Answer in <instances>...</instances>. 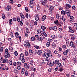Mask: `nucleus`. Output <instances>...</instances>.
Listing matches in <instances>:
<instances>
[{
  "label": "nucleus",
  "instance_id": "1",
  "mask_svg": "<svg viewBox=\"0 0 77 77\" xmlns=\"http://www.w3.org/2000/svg\"><path fill=\"white\" fill-rule=\"evenodd\" d=\"M5 52L6 54H7V55H5V58H8V57H10V56H11V54L8 53V49L6 48L5 50Z\"/></svg>",
  "mask_w": 77,
  "mask_h": 77
},
{
  "label": "nucleus",
  "instance_id": "2",
  "mask_svg": "<svg viewBox=\"0 0 77 77\" xmlns=\"http://www.w3.org/2000/svg\"><path fill=\"white\" fill-rule=\"evenodd\" d=\"M44 55L45 56H46V57H47V58H48V57H50L52 56V54L51 53L48 54H47V53H45Z\"/></svg>",
  "mask_w": 77,
  "mask_h": 77
},
{
  "label": "nucleus",
  "instance_id": "3",
  "mask_svg": "<svg viewBox=\"0 0 77 77\" xmlns=\"http://www.w3.org/2000/svg\"><path fill=\"white\" fill-rule=\"evenodd\" d=\"M70 50L69 49H68L67 50H65V51H64L63 52V54L65 56H66V55H67V54L69 52V51Z\"/></svg>",
  "mask_w": 77,
  "mask_h": 77
},
{
  "label": "nucleus",
  "instance_id": "4",
  "mask_svg": "<svg viewBox=\"0 0 77 77\" xmlns=\"http://www.w3.org/2000/svg\"><path fill=\"white\" fill-rule=\"evenodd\" d=\"M70 45L71 47H72V48H75V45L73 43L72 41H71L70 43Z\"/></svg>",
  "mask_w": 77,
  "mask_h": 77
},
{
  "label": "nucleus",
  "instance_id": "5",
  "mask_svg": "<svg viewBox=\"0 0 77 77\" xmlns=\"http://www.w3.org/2000/svg\"><path fill=\"white\" fill-rule=\"evenodd\" d=\"M24 67L26 69H29V68H30V66H27V63H25L24 65Z\"/></svg>",
  "mask_w": 77,
  "mask_h": 77
},
{
  "label": "nucleus",
  "instance_id": "6",
  "mask_svg": "<svg viewBox=\"0 0 77 77\" xmlns=\"http://www.w3.org/2000/svg\"><path fill=\"white\" fill-rule=\"evenodd\" d=\"M51 29L55 30V31H57V26L52 27H51Z\"/></svg>",
  "mask_w": 77,
  "mask_h": 77
},
{
  "label": "nucleus",
  "instance_id": "7",
  "mask_svg": "<svg viewBox=\"0 0 77 77\" xmlns=\"http://www.w3.org/2000/svg\"><path fill=\"white\" fill-rule=\"evenodd\" d=\"M23 58H24V54H23L21 53L20 54V59Z\"/></svg>",
  "mask_w": 77,
  "mask_h": 77
},
{
  "label": "nucleus",
  "instance_id": "8",
  "mask_svg": "<svg viewBox=\"0 0 77 77\" xmlns=\"http://www.w3.org/2000/svg\"><path fill=\"white\" fill-rule=\"evenodd\" d=\"M29 53L30 54V55H33V53L32 51L31 50H29Z\"/></svg>",
  "mask_w": 77,
  "mask_h": 77
},
{
  "label": "nucleus",
  "instance_id": "9",
  "mask_svg": "<svg viewBox=\"0 0 77 77\" xmlns=\"http://www.w3.org/2000/svg\"><path fill=\"white\" fill-rule=\"evenodd\" d=\"M37 53L38 55H40L41 54H42V51H41V50H39L38 51Z\"/></svg>",
  "mask_w": 77,
  "mask_h": 77
},
{
  "label": "nucleus",
  "instance_id": "10",
  "mask_svg": "<svg viewBox=\"0 0 77 77\" xmlns=\"http://www.w3.org/2000/svg\"><path fill=\"white\" fill-rule=\"evenodd\" d=\"M58 63H59V61L57 60H55V63H54V65H56V64Z\"/></svg>",
  "mask_w": 77,
  "mask_h": 77
},
{
  "label": "nucleus",
  "instance_id": "11",
  "mask_svg": "<svg viewBox=\"0 0 77 77\" xmlns=\"http://www.w3.org/2000/svg\"><path fill=\"white\" fill-rule=\"evenodd\" d=\"M20 60L22 61V62L24 63L25 62H26V60L24 59V58H22L21 59H20Z\"/></svg>",
  "mask_w": 77,
  "mask_h": 77
},
{
  "label": "nucleus",
  "instance_id": "12",
  "mask_svg": "<svg viewBox=\"0 0 77 77\" xmlns=\"http://www.w3.org/2000/svg\"><path fill=\"white\" fill-rule=\"evenodd\" d=\"M2 62L4 63H7V62H8V60L7 58L4 59Z\"/></svg>",
  "mask_w": 77,
  "mask_h": 77
},
{
  "label": "nucleus",
  "instance_id": "13",
  "mask_svg": "<svg viewBox=\"0 0 77 77\" xmlns=\"http://www.w3.org/2000/svg\"><path fill=\"white\" fill-rule=\"evenodd\" d=\"M25 56H28L29 54V53H28V52L27 51H25Z\"/></svg>",
  "mask_w": 77,
  "mask_h": 77
},
{
  "label": "nucleus",
  "instance_id": "14",
  "mask_svg": "<svg viewBox=\"0 0 77 77\" xmlns=\"http://www.w3.org/2000/svg\"><path fill=\"white\" fill-rule=\"evenodd\" d=\"M41 4L43 6H45V5H46V3L45 2H44V1H43L42 2Z\"/></svg>",
  "mask_w": 77,
  "mask_h": 77
},
{
  "label": "nucleus",
  "instance_id": "15",
  "mask_svg": "<svg viewBox=\"0 0 77 77\" xmlns=\"http://www.w3.org/2000/svg\"><path fill=\"white\" fill-rule=\"evenodd\" d=\"M50 43L49 42H48L46 44V46L47 47H50Z\"/></svg>",
  "mask_w": 77,
  "mask_h": 77
},
{
  "label": "nucleus",
  "instance_id": "16",
  "mask_svg": "<svg viewBox=\"0 0 77 77\" xmlns=\"http://www.w3.org/2000/svg\"><path fill=\"white\" fill-rule=\"evenodd\" d=\"M12 19H10L9 20V23L10 25H12Z\"/></svg>",
  "mask_w": 77,
  "mask_h": 77
},
{
  "label": "nucleus",
  "instance_id": "17",
  "mask_svg": "<svg viewBox=\"0 0 77 77\" xmlns=\"http://www.w3.org/2000/svg\"><path fill=\"white\" fill-rule=\"evenodd\" d=\"M45 19H46V15H44L42 18V21H44Z\"/></svg>",
  "mask_w": 77,
  "mask_h": 77
},
{
  "label": "nucleus",
  "instance_id": "18",
  "mask_svg": "<svg viewBox=\"0 0 77 77\" xmlns=\"http://www.w3.org/2000/svg\"><path fill=\"white\" fill-rule=\"evenodd\" d=\"M52 47L53 48H55V47H56V44H55V43H52Z\"/></svg>",
  "mask_w": 77,
  "mask_h": 77
},
{
  "label": "nucleus",
  "instance_id": "19",
  "mask_svg": "<svg viewBox=\"0 0 77 77\" xmlns=\"http://www.w3.org/2000/svg\"><path fill=\"white\" fill-rule=\"evenodd\" d=\"M54 9V7L53 6H51V7H50L49 8V10L50 11H52Z\"/></svg>",
  "mask_w": 77,
  "mask_h": 77
},
{
  "label": "nucleus",
  "instance_id": "20",
  "mask_svg": "<svg viewBox=\"0 0 77 77\" xmlns=\"http://www.w3.org/2000/svg\"><path fill=\"white\" fill-rule=\"evenodd\" d=\"M73 63L75 64H76V63H77V60H76V59L75 58H74L73 59Z\"/></svg>",
  "mask_w": 77,
  "mask_h": 77
},
{
  "label": "nucleus",
  "instance_id": "21",
  "mask_svg": "<svg viewBox=\"0 0 77 77\" xmlns=\"http://www.w3.org/2000/svg\"><path fill=\"white\" fill-rule=\"evenodd\" d=\"M31 69L32 71H35L36 70V68H33V67H32L31 68Z\"/></svg>",
  "mask_w": 77,
  "mask_h": 77
},
{
  "label": "nucleus",
  "instance_id": "22",
  "mask_svg": "<svg viewBox=\"0 0 77 77\" xmlns=\"http://www.w3.org/2000/svg\"><path fill=\"white\" fill-rule=\"evenodd\" d=\"M66 5L67 8H70L71 7V5H69V4H66Z\"/></svg>",
  "mask_w": 77,
  "mask_h": 77
},
{
  "label": "nucleus",
  "instance_id": "23",
  "mask_svg": "<svg viewBox=\"0 0 77 77\" xmlns=\"http://www.w3.org/2000/svg\"><path fill=\"white\" fill-rule=\"evenodd\" d=\"M3 51V48L2 47L0 48V53H2Z\"/></svg>",
  "mask_w": 77,
  "mask_h": 77
},
{
  "label": "nucleus",
  "instance_id": "24",
  "mask_svg": "<svg viewBox=\"0 0 77 77\" xmlns=\"http://www.w3.org/2000/svg\"><path fill=\"white\" fill-rule=\"evenodd\" d=\"M66 45L68 46V45L69 44V40L68 39L66 40Z\"/></svg>",
  "mask_w": 77,
  "mask_h": 77
},
{
  "label": "nucleus",
  "instance_id": "25",
  "mask_svg": "<svg viewBox=\"0 0 77 77\" xmlns=\"http://www.w3.org/2000/svg\"><path fill=\"white\" fill-rule=\"evenodd\" d=\"M61 65V63H59L57 64V67H60Z\"/></svg>",
  "mask_w": 77,
  "mask_h": 77
},
{
  "label": "nucleus",
  "instance_id": "26",
  "mask_svg": "<svg viewBox=\"0 0 77 77\" xmlns=\"http://www.w3.org/2000/svg\"><path fill=\"white\" fill-rule=\"evenodd\" d=\"M14 54L15 55V56H18V52H17V51H16L14 52Z\"/></svg>",
  "mask_w": 77,
  "mask_h": 77
},
{
  "label": "nucleus",
  "instance_id": "27",
  "mask_svg": "<svg viewBox=\"0 0 77 77\" xmlns=\"http://www.w3.org/2000/svg\"><path fill=\"white\" fill-rule=\"evenodd\" d=\"M17 65H19V66H21V63L20 62H18L17 63Z\"/></svg>",
  "mask_w": 77,
  "mask_h": 77
},
{
  "label": "nucleus",
  "instance_id": "28",
  "mask_svg": "<svg viewBox=\"0 0 77 77\" xmlns=\"http://www.w3.org/2000/svg\"><path fill=\"white\" fill-rule=\"evenodd\" d=\"M37 32L38 33H41L42 32V31H41V29H38L37 30Z\"/></svg>",
  "mask_w": 77,
  "mask_h": 77
},
{
  "label": "nucleus",
  "instance_id": "29",
  "mask_svg": "<svg viewBox=\"0 0 77 77\" xmlns=\"http://www.w3.org/2000/svg\"><path fill=\"white\" fill-rule=\"evenodd\" d=\"M14 73H16V74L18 73V70L17 69H14Z\"/></svg>",
  "mask_w": 77,
  "mask_h": 77
},
{
  "label": "nucleus",
  "instance_id": "30",
  "mask_svg": "<svg viewBox=\"0 0 77 77\" xmlns=\"http://www.w3.org/2000/svg\"><path fill=\"white\" fill-rule=\"evenodd\" d=\"M54 23L56 24H59V21L58 20H57L56 21H54Z\"/></svg>",
  "mask_w": 77,
  "mask_h": 77
},
{
  "label": "nucleus",
  "instance_id": "31",
  "mask_svg": "<svg viewBox=\"0 0 77 77\" xmlns=\"http://www.w3.org/2000/svg\"><path fill=\"white\" fill-rule=\"evenodd\" d=\"M51 38H52V39H55L56 38V36H55V35H51Z\"/></svg>",
  "mask_w": 77,
  "mask_h": 77
},
{
  "label": "nucleus",
  "instance_id": "32",
  "mask_svg": "<svg viewBox=\"0 0 77 77\" xmlns=\"http://www.w3.org/2000/svg\"><path fill=\"white\" fill-rule=\"evenodd\" d=\"M42 29V30H45L46 29L45 27L44 26H42L41 27Z\"/></svg>",
  "mask_w": 77,
  "mask_h": 77
},
{
  "label": "nucleus",
  "instance_id": "33",
  "mask_svg": "<svg viewBox=\"0 0 77 77\" xmlns=\"http://www.w3.org/2000/svg\"><path fill=\"white\" fill-rule=\"evenodd\" d=\"M9 63L10 65H12V60H9Z\"/></svg>",
  "mask_w": 77,
  "mask_h": 77
},
{
  "label": "nucleus",
  "instance_id": "34",
  "mask_svg": "<svg viewBox=\"0 0 77 77\" xmlns=\"http://www.w3.org/2000/svg\"><path fill=\"white\" fill-rule=\"evenodd\" d=\"M25 10L26 11V12H28V11H29V8H28V7H25Z\"/></svg>",
  "mask_w": 77,
  "mask_h": 77
},
{
  "label": "nucleus",
  "instance_id": "35",
  "mask_svg": "<svg viewBox=\"0 0 77 77\" xmlns=\"http://www.w3.org/2000/svg\"><path fill=\"white\" fill-rule=\"evenodd\" d=\"M61 14L63 15H65V12L63 11H62L61 12Z\"/></svg>",
  "mask_w": 77,
  "mask_h": 77
},
{
  "label": "nucleus",
  "instance_id": "36",
  "mask_svg": "<svg viewBox=\"0 0 77 77\" xmlns=\"http://www.w3.org/2000/svg\"><path fill=\"white\" fill-rule=\"evenodd\" d=\"M15 35L16 36H18L19 35V34L18 32H16L15 33Z\"/></svg>",
  "mask_w": 77,
  "mask_h": 77
},
{
  "label": "nucleus",
  "instance_id": "37",
  "mask_svg": "<svg viewBox=\"0 0 77 77\" xmlns=\"http://www.w3.org/2000/svg\"><path fill=\"white\" fill-rule=\"evenodd\" d=\"M60 72H62L63 71V68H61L59 69V70Z\"/></svg>",
  "mask_w": 77,
  "mask_h": 77
},
{
  "label": "nucleus",
  "instance_id": "38",
  "mask_svg": "<svg viewBox=\"0 0 77 77\" xmlns=\"http://www.w3.org/2000/svg\"><path fill=\"white\" fill-rule=\"evenodd\" d=\"M35 20L36 21H38L39 20V17L36 16L35 18Z\"/></svg>",
  "mask_w": 77,
  "mask_h": 77
},
{
  "label": "nucleus",
  "instance_id": "39",
  "mask_svg": "<svg viewBox=\"0 0 77 77\" xmlns=\"http://www.w3.org/2000/svg\"><path fill=\"white\" fill-rule=\"evenodd\" d=\"M27 44V47L28 48H30V46H31V45L30 44V43H28Z\"/></svg>",
  "mask_w": 77,
  "mask_h": 77
},
{
  "label": "nucleus",
  "instance_id": "40",
  "mask_svg": "<svg viewBox=\"0 0 77 77\" xmlns=\"http://www.w3.org/2000/svg\"><path fill=\"white\" fill-rule=\"evenodd\" d=\"M2 18L3 19H5L6 18V17H5V14H2Z\"/></svg>",
  "mask_w": 77,
  "mask_h": 77
},
{
  "label": "nucleus",
  "instance_id": "41",
  "mask_svg": "<svg viewBox=\"0 0 77 77\" xmlns=\"http://www.w3.org/2000/svg\"><path fill=\"white\" fill-rule=\"evenodd\" d=\"M34 47L35 48H36V49H38V48H39V46L37 45H35L34 46Z\"/></svg>",
  "mask_w": 77,
  "mask_h": 77
},
{
  "label": "nucleus",
  "instance_id": "42",
  "mask_svg": "<svg viewBox=\"0 0 77 77\" xmlns=\"http://www.w3.org/2000/svg\"><path fill=\"white\" fill-rule=\"evenodd\" d=\"M65 12L66 14H69V10H66Z\"/></svg>",
  "mask_w": 77,
  "mask_h": 77
},
{
  "label": "nucleus",
  "instance_id": "43",
  "mask_svg": "<svg viewBox=\"0 0 77 77\" xmlns=\"http://www.w3.org/2000/svg\"><path fill=\"white\" fill-rule=\"evenodd\" d=\"M37 24H38V22L36 21H35L34 23V25H35V26H37Z\"/></svg>",
  "mask_w": 77,
  "mask_h": 77
},
{
  "label": "nucleus",
  "instance_id": "44",
  "mask_svg": "<svg viewBox=\"0 0 77 77\" xmlns=\"http://www.w3.org/2000/svg\"><path fill=\"white\" fill-rule=\"evenodd\" d=\"M37 9H38V10H40V9H41L40 6L38 5L37 7Z\"/></svg>",
  "mask_w": 77,
  "mask_h": 77
},
{
  "label": "nucleus",
  "instance_id": "45",
  "mask_svg": "<svg viewBox=\"0 0 77 77\" xmlns=\"http://www.w3.org/2000/svg\"><path fill=\"white\" fill-rule=\"evenodd\" d=\"M33 62H34V61L33 60H31L30 61V64L32 65H33Z\"/></svg>",
  "mask_w": 77,
  "mask_h": 77
},
{
  "label": "nucleus",
  "instance_id": "46",
  "mask_svg": "<svg viewBox=\"0 0 77 77\" xmlns=\"http://www.w3.org/2000/svg\"><path fill=\"white\" fill-rule=\"evenodd\" d=\"M17 20L18 22H20V19L18 17H17Z\"/></svg>",
  "mask_w": 77,
  "mask_h": 77
},
{
  "label": "nucleus",
  "instance_id": "47",
  "mask_svg": "<svg viewBox=\"0 0 77 77\" xmlns=\"http://www.w3.org/2000/svg\"><path fill=\"white\" fill-rule=\"evenodd\" d=\"M25 75L27 77L28 76H29V75L28 74V72H27V71H26V72H25Z\"/></svg>",
  "mask_w": 77,
  "mask_h": 77
},
{
  "label": "nucleus",
  "instance_id": "48",
  "mask_svg": "<svg viewBox=\"0 0 77 77\" xmlns=\"http://www.w3.org/2000/svg\"><path fill=\"white\" fill-rule=\"evenodd\" d=\"M54 53L55 54H58V51H56V50H55L54 51Z\"/></svg>",
  "mask_w": 77,
  "mask_h": 77
},
{
  "label": "nucleus",
  "instance_id": "49",
  "mask_svg": "<svg viewBox=\"0 0 77 77\" xmlns=\"http://www.w3.org/2000/svg\"><path fill=\"white\" fill-rule=\"evenodd\" d=\"M62 18L63 21H65V18H64V17L62 16Z\"/></svg>",
  "mask_w": 77,
  "mask_h": 77
},
{
  "label": "nucleus",
  "instance_id": "50",
  "mask_svg": "<svg viewBox=\"0 0 77 77\" xmlns=\"http://www.w3.org/2000/svg\"><path fill=\"white\" fill-rule=\"evenodd\" d=\"M9 49L10 50H13V48H12V47L11 46H9Z\"/></svg>",
  "mask_w": 77,
  "mask_h": 77
},
{
  "label": "nucleus",
  "instance_id": "51",
  "mask_svg": "<svg viewBox=\"0 0 77 77\" xmlns=\"http://www.w3.org/2000/svg\"><path fill=\"white\" fill-rule=\"evenodd\" d=\"M31 41H34L35 40V38H34V37H31Z\"/></svg>",
  "mask_w": 77,
  "mask_h": 77
},
{
  "label": "nucleus",
  "instance_id": "52",
  "mask_svg": "<svg viewBox=\"0 0 77 77\" xmlns=\"http://www.w3.org/2000/svg\"><path fill=\"white\" fill-rule=\"evenodd\" d=\"M71 39L72 40H74L75 38H74V36H73L72 37H71Z\"/></svg>",
  "mask_w": 77,
  "mask_h": 77
},
{
  "label": "nucleus",
  "instance_id": "53",
  "mask_svg": "<svg viewBox=\"0 0 77 77\" xmlns=\"http://www.w3.org/2000/svg\"><path fill=\"white\" fill-rule=\"evenodd\" d=\"M26 18H29V14L27 13H26Z\"/></svg>",
  "mask_w": 77,
  "mask_h": 77
},
{
  "label": "nucleus",
  "instance_id": "54",
  "mask_svg": "<svg viewBox=\"0 0 77 77\" xmlns=\"http://www.w3.org/2000/svg\"><path fill=\"white\" fill-rule=\"evenodd\" d=\"M10 3H11L12 4L14 3V1H13V0H10Z\"/></svg>",
  "mask_w": 77,
  "mask_h": 77
},
{
  "label": "nucleus",
  "instance_id": "55",
  "mask_svg": "<svg viewBox=\"0 0 77 77\" xmlns=\"http://www.w3.org/2000/svg\"><path fill=\"white\" fill-rule=\"evenodd\" d=\"M52 70V69L51 68H49L48 70V72H51Z\"/></svg>",
  "mask_w": 77,
  "mask_h": 77
},
{
  "label": "nucleus",
  "instance_id": "56",
  "mask_svg": "<svg viewBox=\"0 0 77 77\" xmlns=\"http://www.w3.org/2000/svg\"><path fill=\"white\" fill-rule=\"evenodd\" d=\"M72 9L73 10H74L75 9V6H73L72 7Z\"/></svg>",
  "mask_w": 77,
  "mask_h": 77
},
{
  "label": "nucleus",
  "instance_id": "57",
  "mask_svg": "<svg viewBox=\"0 0 77 77\" xmlns=\"http://www.w3.org/2000/svg\"><path fill=\"white\" fill-rule=\"evenodd\" d=\"M48 53H47V54H48V53H51V51H50V50H48L47 51Z\"/></svg>",
  "mask_w": 77,
  "mask_h": 77
},
{
  "label": "nucleus",
  "instance_id": "58",
  "mask_svg": "<svg viewBox=\"0 0 77 77\" xmlns=\"http://www.w3.org/2000/svg\"><path fill=\"white\" fill-rule=\"evenodd\" d=\"M17 68L18 70H20V69H21V67L20 66H18Z\"/></svg>",
  "mask_w": 77,
  "mask_h": 77
},
{
  "label": "nucleus",
  "instance_id": "59",
  "mask_svg": "<svg viewBox=\"0 0 77 77\" xmlns=\"http://www.w3.org/2000/svg\"><path fill=\"white\" fill-rule=\"evenodd\" d=\"M33 2L34 1H33L30 0L29 2V3H30V4H33Z\"/></svg>",
  "mask_w": 77,
  "mask_h": 77
},
{
  "label": "nucleus",
  "instance_id": "60",
  "mask_svg": "<svg viewBox=\"0 0 77 77\" xmlns=\"http://www.w3.org/2000/svg\"><path fill=\"white\" fill-rule=\"evenodd\" d=\"M70 32H71V33H74V31L72 29H71L70 30Z\"/></svg>",
  "mask_w": 77,
  "mask_h": 77
},
{
  "label": "nucleus",
  "instance_id": "61",
  "mask_svg": "<svg viewBox=\"0 0 77 77\" xmlns=\"http://www.w3.org/2000/svg\"><path fill=\"white\" fill-rule=\"evenodd\" d=\"M63 48H66V45H63L62 47Z\"/></svg>",
  "mask_w": 77,
  "mask_h": 77
},
{
  "label": "nucleus",
  "instance_id": "62",
  "mask_svg": "<svg viewBox=\"0 0 77 77\" xmlns=\"http://www.w3.org/2000/svg\"><path fill=\"white\" fill-rule=\"evenodd\" d=\"M70 36H71V37H72V36H74V34H70Z\"/></svg>",
  "mask_w": 77,
  "mask_h": 77
},
{
  "label": "nucleus",
  "instance_id": "63",
  "mask_svg": "<svg viewBox=\"0 0 77 77\" xmlns=\"http://www.w3.org/2000/svg\"><path fill=\"white\" fill-rule=\"evenodd\" d=\"M71 20H73L74 19V17L72 16H71L70 17Z\"/></svg>",
  "mask_w": 77,
  "mask_h": 77
},
{
  "label": "nucleus",
  "instance_id": "64",
  "mask_svg": "<svg viewBox=\"0 0 77 77\" xmlns=\"http://www.w3.org/2000/svg\"><path fill=\"white\" fill-rule=\"evenodd\" d=\"M13 20L14 21H16V18L14 17L13 18Z\"/></svg>",
  "mask_w": 77,
  "mask_h": 77
}]
</instances>
